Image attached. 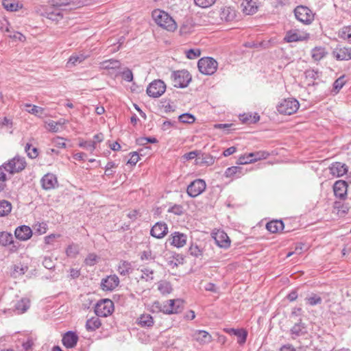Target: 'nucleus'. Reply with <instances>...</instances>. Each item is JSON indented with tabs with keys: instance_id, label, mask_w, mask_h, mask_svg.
<instances>
[{
	"instance_id": "obj_1",
	"label": "nucleus",
	"mask_w": 351,
	"mask_h": 351,
	"mask_svg": "<svg viewBox=\"0 0 351 351\" xmlns=\"http://www.w3.org/2000/svg\"><path fill=\"white\" fill-rule=\"evenodd\" d=\"M183 303V300L180 299L169 300L162 303L155 301L153 303L152 308L165 314H175L182 311Z\"/></svg>"
},
{
	"instance_id": "obj_2",
	"label": "nucleus",
	"mask_w": 351,
	"mask_h": 351,
	"mask_svg": "<svg viewBox=\"0 0 351 351\" xmlns=\"http://www.w3.org/2000/svg\"><path fill=\"white\" fill-rule=\"evenodd\" d=\"M155 23L160 27L169 32H173L177 28L175 21L166 12L156 9L152 13Z\"/></svg>"
},
{
	"instance_id": "obj_3",
	"label": "nucleus",
	"mask_w": 351,
	"mask_h": 351,
	"mask_svg": "<svg viewBox=\"0 0 351 351\" xmlns=\"http://www.w3.org/2000/svg\"><path fill=\"white\" fill-rule=\"evenodd\" d=\"M173 84L177 88H185L191 81V76L186 70L173 71L171 74Z\"/></svg>"
},
{
	"instance_id": "obj_4",
	"label": "nucleus",
	"mask_w": 351,
	"mask_h": 351,
	"mask_svg": "<svg viewBox=\"0 0 351 351\" xmlns=\"http://www.w3.org/2000/svg\"><path fill=\"white\" fill-rule=\"evenodd\" d=\"M217 62L213 58L206 57L199 60L197 67L199 71L204 75H212L217 69Z\"/></svg>"
},
{
	"instance_id": "obj_5",
	"label": "nucleus",
	"mask_w": 351,
	"mask_h": 351,
	"mask_svg": "<svg viewBox=\"0 0 351 351\" xmlns=\"http://www.w3.org/2000/svg\"><path fill=\"white\" fill-rule=\"evenodd\" d=\"M299 102L293 98H288L282 100L277 106L279 113L283 114H292L299 108Z\"/></svg>"
},
{
	"instance_id": "obj_6",
	"label": "nucleus",
	"mask_w": 351,
	"mask_h": 351,
	"mask_svg": "<svg viewBox=\"0 0 351 351\" xmlns=\"http://www.w3.org/2000/svg\"><path fill=\"white\" fill-rule=\"evenodd\" d=\"M295 18L305 25L311 24L314 20V14L306 6L299 5L294 10Z\"/></svg>"
},
{
	"instance_id": "obj_7",
	"label": "nucleus",
	"mask_w": 351,
	"mask_h": 351,
	"mask_svg": "<svg viewBox=\"0 0 351 351\" xmlns=\"http://www.w3.org/2000/svg\"><path fill=\"white\" fill-rule=\"evenodd\" d=\"M114 311V304L112 300L105 299L98 302L95 308V313L98 317H108Z\"/></svg>"
},
{
	"instance_id": "obj_8",
	"label": "nucleus",
	"mask_w": 351,
	"mask_h": 351,
	"mask_svg": "<svg viewBox=\"0 0 351 351\" xmlns=\"http://www.w3.org/2000/svg\"><path fill=\"white\" fill-rule=\"evenodd\" d=\"M166 90V85L163 81L160 80H154L149 84L147 88V93L152 97H159Z\"/></svg>"
},
{
	"instance_id": "obj_9",
	"label": "nucleus",
	"mask_w": 351,
	"mask_h": 351,
	"mask_svg": "<svg viewBox=\"0 0 351 351\" xmlns=\"http://www.w3.org/2000/svg\"><path fill=\"white\" fill-rule=\"evenodd\" d=\"M206 182L204 180L197 179L193 181L187 187V193L190 197H195L206 189Z\"/></svg>"
},
{
	"instance_id": "obj_10",
	"label": "nucleus",
	"mask_w": 351,
	"mask_h": 351,
	"mask_svg": "<svg viewBox=\"0 0 351 351\" xmlns=\"http://www.w3.org/2000/svg\"><path fill=\"white\" fill-rule=\"evenodd\" d=\"M309 38V34L300 32L297 30H289L286 33L284 40L287 43L306 40Z\"/></svg>"
},
{
	"instance_id": "obj_11",
	"label": "nucleus",
	"mask_w": 351,
	"mask_h": 351,
	"mask_svg": "<svg viewBox=\"0 0 351 351\" xmlns=\"http://www.w3.org/2000/svg\"><path fill=\"white\" fill-rule=\"evenodd\" d=\"M168 232L167 225L162 221L157 222L151 229L150 234L157 239L163 238Z\"/></svg>"
},
{
	"instance_id": "obj_12",
	"label": "nucleus",
	"mask_w": 351,
	"mask_h": 351,
	"mask_svg": "<svg viewBox=\"0 0 351 351\" xmlns=\"http://www.w3.org/2000/svg\"><path fill=\"white\" fill-rule=\"evenodd\" d=\"M119 284V279L115 274L110 275L101 280V287L103 290L112 291Z\"/></svg>"
},
{
	"instance_id": "obj_13",
	"label": "nucleus",
	"mask_w": 351,
	"mask_h": 351,
	"mask_svg": "<svg viewBox=\"0 0 351 351\" xmlns=\"http://www.w3.org/2000/svg\"><path fill=\"white\" fill-rule=\"evenodd\" d=\"M215 243L220 247L228 248L230 245V240L223 231L218 230L213 234Z\"/></svg>"
},
{
	"instance_id": "obj_14",
	"label": "nucleus",
	"mask_w": 351,
	"mask_h": 351,
	"mask_svg": "<svg viewBox=\"0 0 351 351\" xmlns=\"http://www.w3.org/2000/svg\"><path fill=\"white\" fill-rule=\"evenodd\" d=\"M14 235L20 241H27L32 237V230L29 226L23 225L15 229Z\"/></svg>"
},
{
	"instance_id": "obj_15",
	"label": "nucleus",
	"mask_w": 351,
	"mask_h": 351,
	"mask_svg": "<svg viewBox=\"0 0 351 351\" xmlns=\"http://www.w3.org/2000/svg\"><path fill=\"white\" fill-rule=\"evenodd\" d=\"M192 337L195 341L201 345L208 344L213 340L211 335L203 330H195Z\"/></svg>"
},
{
	"instance_id": "obj_16",
	"label": "nucleus",
	"mask_w": 351,
	"mask_h": 351,
	"mask_svg": "<svg viewBox=\"0 0 351 351\" xmlns=\"http://www.w3.org/2000/svg\"><path fill=\"white\" fill-rule=\"evenodd\" d=\"M186 239L187 237L186 234L179 232H175L171 234L169 241L172 245L176 247H182L186 245Z\"/></svg>"
},
{
	"instance_id": "obj_17",
	"label": "nucleus",
	"mask_w": 351,
	"mask_h": 351,
	"mask_svg": "<svg viewBox=\"0 0 351 351\" xmlns=\"http://www.w3.org/2000/svg\"><path fill=\"white\" fill-rule=\"evenodd\" d=\"M41 185L45 190L54 189L58 184L57 178L52 173H47L40 180Z\"/></svg>"
},
{
	"instance_id": "obj_18",
	"label": "nucleus",
	"mask_w": 351,
	"mask_h": 351,
	"mask_svg": "<svg viewBox=\"0 0 351 351\" xmlns=\"http://www.w3.org/2000/svg\"><path fill=\"white\" fill-rule=\"evenodd\" d=\"M78 341V336L73 331L66 332L62 337V343L67 348H74Z\"/></svg>"
},
{
	"instance_id": "obj_19",
	"label": "nucleus",
	"mask_w": 351,
	"mask_h": 351,
	"mask_svg": "<svg viewBox=\"0 0 351 351\" xmlns=\"http://www.w3.org/2000/svg\"><path fill=\"white\" fill-rule=\"evenodd\" d=\"M347 183L343 180L335 182L333 186L335 195L341 199L344 198L347 194Z\"/></svg>"
},
{
	"instance_id": "obj_20",
	"label": "nucleus",
	"mask_w": 351,
	"mask_h": 351,
	"mask_svg": "<svg viewBox=\"0 0 351 351\" xmlns=\"http://www.w3.org/2000/svg\"><path fill=\"white\" fill-rule=\"evenodd\" d=\"M330 173L336 177H341L348 171V167L345 164L335 162L330 167Z\"/></svg>"
},
{
	"instance_id": "obj_21",
	"label": "nucleus",
	"mask_w": 351,
	"mask_h": 351,
	"mask_svg": "<svg viewBox=\"0 0 351 351\" xmlns=\"http://www.w3.org/2000/svg\"><path fill=\"white\" fill-rule=\"evenodd\" d=\"M121 66L119 61L114 59H110L103 61L99 63V69L104 70H108L110 72L114 73L117 69H119Z\"/></svg>"
},
{
	"instance_id": "obj_22",
	"label": "nucleus",
	"mask_w": 351,
	"mask_h": 351,
	"mask_svg": "<svg viewBox=\"0 0 351 351\" xmlns=\"http://www.w3.org/2000/svg\"><path fill=\"white\" fill-rule=\"evenodd\" d=\"M241 7L243 8V12L248 15L254 14L258 10L256 0H243Z\"/></svg>"
},
{
	"instance_id": "obj_23",
	"label": "nucleus",
	"mask_w": 351,
	"mask_h": 351,
	"mask_svg": "<svg viewBox=\"0 0 351 351\" xmlns=\"http://www.w3.org/2000/svg\"><path fill=\"white\" fill-rule=\"evenodd\" d=\"M333 55L338 60H351V47L336 49L333 51Z\"/></svg>"
},
{
	"instance_id": "obj_24",
	"label": "nucleus",
	"mask_w": 351,
	"mask_h": 351,
	"mask_svg": "<svg viewBox=\"0 0 351 351\" xmlns=\"http://www.w3.org/2000/svg\"><path fill=\"white\" fill-rule=\"evenodd\" d=\"M291 333L293 335V338H295L296 337L304 336L307 335V330L305 324L302 323L300 321L298 323L295 324V325L291 329Z\"/></svg>"
},
{
	"instance_id": "obj_25",
	"label": "nucleus",
	"mask_w": 351,
	"mask_h": 351,
	"mask_svg": "<svg viewBox=\"0 0 351 351\" xmlns=\"http://www.w3.org/2000/svg\"><path fill=\"white\" fill-rule=\"evenodd\" d=\"M230 334L234 335L237 337V342L240 345H243L245 343L247 332L244 329H234L230 328L227 330Z\"/></svg>"
},
{
	"instance_id": "obj_26",
	"label": "nucleus",
	"mask_w": 351,
	"mask_h": 351,
	"mask_svg": "<svg viewBox=\"0 0 351 351\" xmlns=\"http://www.w3.org/2000/svg\"><path fill=\"white\" fill-rule=\"evenodd\" d=\"M30 306V301L27 298H22L14 305V311L18 314H21L27 311Z\"/></svg>"
},
{
	"instance_id": "obj_27",
	"label": "nucleus",
	"mask_w": 351,
	"mask_h": 351,
	"mask_svg": "<svg viewBox=\"0 0 351 351\" xmlns=\"http://www.w3.org/2000/svg\"><path fill=\"white\" fill-rule=\"evenodd\" d=\"M220 17L226 21H231L235 19L236 12L230 7H225L221 9Z\"/></svg>"
},
{
	"instance_id": "obj_28",
	"label": "nucleus",
	"mask_w": 351,
	"mask_h": 351,
	"mask_svg": "<svg viewBox=\"0 0 351 351\" xmlns=\"http://www.w3.org/2000/svg\"><path fill=\"white\" fill-rule=\"evenodd\" d=\"M268 231L271 233L280 232L284 228V223L281 220H274L268 222L266 225Z\"/></svg>"
},
{
	"instance_id": "obj_29",
	"label": "nucleus",
	"mask_w": 351,
	"mask_h": 351,
	"mask_svg": "<svg viewBox=\"0 0 351 351\" xmlns=\"http://www.w3.org/2000/svg\"><path fill=\"white\" fill-rule=\"evenodd\" d=\"M117 271L121 276H128L132 271V264L126 261H121L117 267Z\"/></svg>"
},
{
	"instance_id": "obj_30",
	"label": "nucleus",
	"mask_w": 351,
	"mask_h": 351,
	"mask_svg": "<svg viewBox=\"0 0 351 351\" xmlns=\"http://www.w3.org/2000/svg\"><path fill=\"white\" fill-rule=\"evenodd\" d=\"M101 321L98 316L88 319L86 323V328L88 331H94L101 326Z\"/></svg>"
},
{
	"instance_id": "obj_31",
	"label": "nucleus",
	"mask_w": 351,
	"mask_h": 351,
	"mask_svg": "<svg viewBox=\"0 0 351 351\" xmlns=\"http://www.w3.org/2000/svg\"><path fill=\"white\" fill-rule=\"evenodd\" d=\"M88 56L84 55L83 53L73 54L69 58L67 62V66H75L77 64L82 62L88 58Z\"/></svg>"
},
{
	"instance_id": "obj_32",
	"label": "nucleus",
	"mask_w": 351,
	"mask_h": 351,
	"mask_svg": "<svg viewBox=\"0 0 351 351\" xmlns=\"http://www.w3.org/2000/svg\"><path fill=\"white\" fill-rule=\"evenodd\" d=\"M269 154L265 151H258L256 152H252L248 154V157H250V162L251 163L255 162L261 159H265L269 156Z\"/></svg>"
},
{
	"instance_id": "obj_33",
	"label": "nucleus",
	"mask_w": 351,
	"mask_h": 351,
	"mask_svg": "<svg viewBox=\"0 0 351 351\" xmlns=\"http://www.w3.org/2000/svg\"><path fill=\"white\" fill-rule=\"evenodd\" d=\"M244 173L243 168L237 166L229 167L225 171V176L227 178H231L234 175H237V177H241Z\"/></svg>"
},
{
	"instance_id": "obj_34",
	"label": "nucleus",
	"mask_w": 351,
	"mask_h": 351,
	"mask_svg": "<svg viewBox=\"0 0 351 351\" xmlns=\"http://www.w3.org/2000/svg\"><path fill=\"white\" fill-rule=\"evenodd\" d=\"M326 54V51L324 47H316L311 51V56L315 61H319Z\"/></svg>"
},
{
	"instance_id": "obj_35",
	"label": "nucleus",
	"mask_w": 351,
	"mask_h": 351,
	"mask_svg": "<svg viewBox=\"0 0 351 351\" xmlns=\"http://www.w3.org/2000/svg\"><path fill=\"white\" fill-rule=\"evenodd\" d=\"M305 302L306 304L309 306H315L317 304H320L322 302V299L318 295L311 293L308 295H307L305 299Z\"/></svg>"
},
{
	"instance_id": "obj_36",
	"label": "nucleus",
	"mask_w": 351,
	"mask_h": 351,
	"mask_svg": "<svg viewBox=\"0 0 351 351\" xmlns=\"http://www.w3.org/2000/svg\"><path fill=\"white\" fill-rule=\"evenodd\" d=\"M14 243L13 236L11 233L7 232H0V245L7 246Z\"/></svg>"
},
{
	"instance_id": "obj_37",
	"label": "nucleus",
	"mask_w": 351,
	"mask_h": 351,
	"mask_svg": "<svg viewBox=\"0 0 351 351\" xmlns=\"http://www.w3.org/2000/svg\"><path fill=\"white\" fill-rule=\"evenodd\" d=\"M138 323L141 326H152L154 324L153 317L149 314H143L138 319Z\"/></svg>"
},
{
	"instance_id": "obj_38",
	"label": "nucleus",
	"mask_w": 351,
	"mask_h": 351,
	"mask_svg": "<svg viewBox=\"0 0 351 351\" xmlns=\"http://www.w3.org/2000/svg\"><path fill=\"white\" fill-rule=\"evenodd\" d=\"M12 210V204L7 200L0 201V216L8 215Z\"/></svg>"
},
{
	"instance_id": "obj_39",
	"label": "nucleus",
	"mask_w": 351,
	"mask_h": 351,
	"mask_svg": "<svg viewBox=\"0 0 351 351\" xmlns=\"http://www.w3.org/2000/svg\"><path fill=\"white\" fill-rule=\"evenodd\" d=\"M0 167H2L4 171L9 173L10 175H13L16 173V169L15 166V162L14 161V159L10 160L8 162L3 163Z\"/></svg>"
},
{
	"instance_id": "obj_40",
	"label": "nucleus",
	"mask_w": 351,
	"mask_h": 351,
	"mask_svg": "<svg viewBox=\"0 0 351 351\" xmlns=\"http://www.w3.org/2000/svg\"><path fill=\"white\" fill-rule=\"evenodd\" d=\"M71 5H75L72 0H51V5L56 8L64 9Z\"/></svg>"
},
{
	"instance_id": "obj_41",
	"label": "nucleus",
	"mask_w": 351,
	"mask_h": 351,
	"mask_svg": "<svg viewBox=\"0 0 351 351\" xmlns=\"http://www.w3.org/2000/svg\"><path fill=\"white\" fill-rule=\"evenodd\" d=\"M25 106L29 108L27 111L30 114L40 117L44 112V109L41 107L31 104H26Z\"/></svg>"
},
{
	"instance_id": "obj_42",
	"label": "nucleus",
	"mask_w": 351,
	"mask_h": 351,
	"mask_svg": "<svg viewBox=\"0 0 351 351\" xmlns=\"http://www.w3.org/2000/svg\"><path fill=\"white\" fill-rule=\"evenodd\" d=\"M3 8L10 12L16 11L18 10V3H16L12 0H3L2 1Z\"/></svg>"
},
{
	"instance_id": "obj_43",
	"label": "nucleus",
	"mask_w": 351,
	"mask_h": 351,
	"mask_svg": "<svg viewBox=\"0 0 351 351\" xmlns=\"http://www.w3.org/2000/svg\"><path fill=\"white\" fill-rule=\"evenodd\" d=\"M141 271L142 273V275L141 278L142 279L145 280L146 281L153 280V274H154V270L148 268V267H143L141 269Z\"/></svg>"
},
{
	"instance_id": "obj_44",
	"label": "nucleus",
	"mask_w": 351,
	"mask_h": 351,
	"mask_svg": "<svg viewBox=\"0 0 351 351\" xmlns=\"http://www.w3.org/2000/svg\"><path fill=\"white\" fill-rule=\"evenodd\" d=\"M199 158L202 160L201 164H204L207 166L212 165L215 162V157L208 154H201V157H199Z\"/></svg>"
},
{
	"instance_id": "obj_45",
	"label": "nucleus",
	"mask_w": 351,
	"mask_h": 351,
	"mask_svg": "<svg viewBox=\"0 0 351 351\" xmlns=\"http://www.w3.org/2000/svg\"><path fill=\"white\" fill-rule=\"evenodd\" d=\"M79 253V246L76 244L70 245L66 250L67 256L74 258Z\"/></svg>"
},
{
	"instance_id": "obj_46",
	"label": "nucleus",
	"mask_w": 351,
	"mask_h": 351,
	"mask_svg": "<svg viewBox=\"0 0 351 351\" xmlns=\"http://www.w3.org/2000/svg\"><path fill=\"white\" fill-rule=\"evenodd\" d=\"M14 161L15 162V166L16 169L17 173L23 170L25 167L26 162L23 158L20 157H14L13 158Z\"/></svg>"
},
{
	"instance_id": "obj_47",
	"label": "nucleus",
	"mask_w": 351,
	"mask_h": 351,
	"mask_svg": "<svg viewBox=\"0 0 351 351\" xmlns=\"http://www.w3.org/2000/svg\"><path fill=\"white\" fill-rule=\"evenodd\" d=\"M79 146L92 153L95 149V142L92 141H82Z\"/></svg>"
},
{
	"instance_id": "obj_48",
	"label": "nucleus",
	"mask_w": 351,
	"mask_h": 351,
	"mask_svg": "<svg viewBox=\"0 0 351 351\" xmlns=\"http://www.w3.org/2000/svg\"><path fill=\"white\" fill-rule=\"evenodd\" d=\"M215 1L216 0H194L195 5L202 8L210 7Z\"/></svg>"
},
{
	"instance_id": "obj_49",
	"label": "nucleus",
	"mask_w": 351,
	"mask_h": 351,
	"mask_svg": "<svg viewBox=\"0 0 351 351\" xmlns=\"http://www.w3.org/2000/svg\"><path fill=\"white\" fill-rule=\"evenodd\" d=\"M190 254L195 256L199 257L202 255V250L196 244L192 243L189 247Z\"/></svg>"
},
{
	"instance_id": "obj_50",
	"label": "nucleus",
	"mask_w": 351,
	"mask_h": 351,
	"mask_svg": "<svg viewBox=\"0 0 351 351\" xmlns=\"http://www.w3.org/2000/svg\"><path fill=\"white\" fill-rule=\"evenodd\" d=\"M195 120L194 116L189 113H184L179 116V121L182 123H192Z\"/></svg>"
},
{
	"instance_id": "obj_51",
	"label": "nucleus",
	"mask_w": 351,
	"mask_h": 351,
	"mask_svg": "<svg viewBox=\"0 0 351 351\" xmlns=\"http://www.w3.org/2000/svg\"><path fill=\"white\" fill-rule=\"evenodd\" d=\"M8 180L6 173L2 167H0V192L4 191L6 187V181Z\"/></svg>"
},
{
	"instance_id": "obj_52",
	"label": "nucleus",
	"mask_w": 351,
	"mask_h": 351,
	"mask_svg": "<svg viewBox=\"0 0 351 351\" xmlns=\"http://www.w3.org/2000/svg\"><path fill=\"white\" fill-rule=\"evenodd\" d=\"M158 290L162 294H167L171 293L172 289L170 284L167 282H162L158 285Z\"/></svg>"
},
{
	"instance_id": "obj_53",
	"label": "nucleus",
	"mask_w": 351,
	"mask_h": 351,
	"mask_svg": "<svg viewBox=\"0 0 351 351\" xmlns=\"http://www.w3.org/2000/svg\"><path fill=\"white\" fill-rule=\"evenodd\" d=\"M25 152L31 158H36L38 154V149L36 147H32V145L28 143L25 146Z\"/></svg>"
},
{
	"instance_id": "obj_54",
	"label": "nucleus",
	"mask_w": 351,
	"mask_h": 351,
	"mask_svg": "<svg viewBox=\"0 0 351 351\" xmlns=\"http://www.w3.org/2000/svg\"><path fill=\"white\" fill-rule=\"evenodd\" d=\"M54 10L48 14V17L49 19L53 21H58L59 19L62 18V14L60 12V8H54Z\"/></svg>"
},
{
	"instance_id": "obj_55",
	"label": "nucleus",
	"mask_w": 351,
	"mask_h": 351,
	"mask_svg": "<svg viewBox=\"0 0 351 351\" xmlns=\"http://www.w3.org/2000/svg\"><path fill=\"white\" fill-rule=\"evenodd\" d=\"M201 51L198 49H191L186 51V57L189 59H195L199 57Z\"/></svg>"
},
{
	"instance_id": "obj_56",
	"label": "nucleus",
	"mask_w": 351,
	"mask_h": 351,
	"mask_svg": "<svg viewBox=\"0 0 351 351\" xmlns=\"http://www.w3.org/2000/svg\"><path fill=\"white\" fill-rule=\"evenodd\" d=\"M97 256L95 254H90L87 256V257L85 258V263L87 265L93 266L96 264L97 261Z\"/></svg>"
},
{
	"instance_id": "obj_57",
	"label": "nucleus",
	"mask_w": 351,
	"mask_h": 351,
	"mask_svg": "<svg viewBox=\"0 0 351 351\" xmlns=\"http://www.w3.org/2000/svg\"><path fill=\"white\" fill-rule=\"evenodd\" d=\"M345 84L343 77H339L333 84V89L335 93H338Z\"/></svg>"
},
{
	"instance_id": "obj_58",
	"label": "nucleus",
	"mask_w": 351,
	"mask_h": 351,
	"mask_svg": "<svg viewBox=\"0 0 351 351\" xmlns=\"http://www.w3.org/2000/svg\"><path fill=\"white\" fill-rule=\"evenodd\" d=\"M60 123L54 121H50L47 123V129L52 132H58Z\"/></svg>"
},
{
	"instance_id": "obj_59",
	"label": "nucleus",
	"mask_w": 351,
	"mask_h": 351,
	"mask_svg": "<svg viewBox=\"0 0 351 351\" xmlns=\"http://www.w3.org/2000/svg\"><path fill=\"white\" fill-rule=\"evenodd\" d=\"M341 38L351 40V25L344 27L341 31Z\"/></svg>"
},
{
	"instance_id": "obj_60",
	"label": "nucleus",
	"mask_w": 351,
	"mask_h": 351,
	"mask_svg": "<svg viewBox=\"0 0 351 351\" xmlns=\"http://www.w3.org/2000/svg\"><path fill=\"white\" fill-rule=\"evenodd\" d=\"M131 157L128 160V163L130 164L131 165H135L138 161L139 160V156L137 152H134L130 154Z\"/></svg>"
},
{
	"instance_id": "obj_61",
	"label": "nucleus",
	"mask_w": 351,
	"mask_h": 351,
	"mask_svg": "<svg viewBox=\"0 0 351 351\" xmlns=\"http://www.w3.org/2000/svg\"><path fill=\"white\" fill-rule=\"evenodd\" d=\"M122 77L125 80L131 82L133 80L132 72L130 69H127L122 73Z\"/></svg>"
},
{
	"instance_id": "obj_62",
	"label": "nucleus",
	"mask_w": 351,
	"mask_h": 351,
	"mask_svg": "<svg viewBox=\"0 0 351 351\" xmlns=\"http://www.w3.org/2000/svg\"><path fill=\"white\" fill-rule=\"evenodd\" d=\"M200 154H201L200 151L195 150V151L190 152L184 154V157L187 160H192V159L195 158V157L199 156Z\"/></svg>"
},
{
	"instance_id": "obj_63",
	"label": "nucleus",
	"mask_w": 351,
	"mask_h": 351,
	"mask_svg": "<svg viewBox=\"0 0 351 351\" xmlns=\"http://www.w3.org/2000/svg\"><path fill=\"white\" fill-rule=\"evenodd\" d=\"M43 264L47 269H51L54 267L53 263L51 258L45 257L43 260Z\"/></svg>"
},
{
	"instance_id": "obj_64",
	"label": "nucleus",
	"mask_w": 351,
	"mask_h": 351,
	"mask_svg": "<svg viewBox=\"0 0 351 351\" xmlns=\"http://www.w3.org/2000/svg\"><path fill=\"white\" fill-rule=\"evenodd\" d=\"M53 143H55V145L57 147H58L60 148H64L66 146L64 139L61 137H57V138H54Z\"/></svg>"
}]
</instances>
